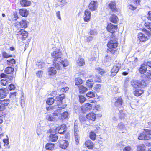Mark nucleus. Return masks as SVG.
<instances>
[{
    "mask_svg": "<svg viewBox=\"0 0 151 151\" xmlns=\"http://www.w3.org/2000/svg\"><path fill=\"white\" fill-rule=\"evenodd\" d=\"M149 81L145 79L141 81L134 80L131 82V84L135 88H144L148 85Z\"/></svg>",
    "mask_w": 151,
    "mask_h": 151,
    "instance_id": "obj_1",
    "label": "nucleus"
},
{
    "mask_svg": "<svg viewBox=\"0 0 151 151\" xmlns=\"http://www.w3.org/2000/svg\"><path fill=\"white\" fill-rule=\"evenodd\" d=\"M51 55L54 58L53 60V65L55 67H58L56 65H59V64H58V63L61 61V53L59 50H57L53 52Z\"/></svg>",
    "mask_w": 151,
    "mask_h": 151,
    "instance_id": "obj_2",
    "label": "nucleus"
},
{
    "mask_svg": "<svg viewBox=\"0 0 151 151\" xmlns=\"http://www.w3.org/2000/svg\"><path fill=\"white\" fill-rule=\"evenodd\" d=\"M16 31L18 33L17 34V37L20 40H25L28 35V32L23 29H16Z\"/></svg>",
    "mask_w": 151,
    "mask_h": 151,
    "instance_id": "obj_3",
    "label": "nucleus"
},
{
    "mask_svg": "<svg viewBox=\"0 0 151 151\" xmlns=\"http://www.w3.org/2000/svg\"><path fill=\"white\" fill-rule=\"evenodd\" d=\"M150 135H151V130L145 129L144 131L140 134L138 137V139L139 140H148L150 139Z\"/></svg>",
    "mask_w": 151,
    "mask_h": 151,
    "instance_id": "obj_4",
    "label": "nucleus"
},
{
    "mask_svg": "<svg viewBox=\"0 0 151 151\" xmlns=\"http://www.w3.org/2000/svg\"><path fill=\"white\" fill-rule=\"evenodd\" d=\"M27 22L26 20H22L20 22H17L15 24V27L16 29L26 28L27 26Z\"/></svg>",
    "mask_w": 151,
    "mask_h": 151,
    "instance_id": "obj_5",
    "label": "nucleus"
},
{
    "mask_svg": "<svg viewBox=\"0 0 151 151\" xmlns=\"http://www.w3.org/2000/svg\"><path fill=\"white\" fill-rule=\"evenodd\" d=\"M142 31L146 33L147 34H144L143 33H140L139 34L138 38L140 41L145 42L147 40V35H149L150 33L145 29H143Z\"/></svg>",
    "mask_w": 151,
    "mask_h": 151,
    "instance_id": "obj_6",
    "label": "nucleus"
},
{
    "mask_svg": "<svg viewBox=\"0 0 151 151\" xmlns=\"http://www.w3.org/2000/svg\"><path fill=\"white\" fill-rule=\"evenodd\" d=\"M58 64H59V65H57V67H55L57 69H61L62 67H66L68 66L69 65V63L67 60H62L58 63Z\"/></svg>",
    "mask_w": 151,
    "mask_h": 151,
    "instance_id": "obj_7",
    "label": "nucleus"
},
{
    "mask_svg": "<svg viewBox=\"0 0 151 151\" xmlns=\"http://www.w3.org/2000/svg\"><path fill=\"white\" fill-rule=\"evenodd\" d=\"M74 131L75 140L76 141V144H78L79 143V131L78 126L76 125L75 124L74 126Z\"/></svg>",
    "mask_w": 151,
    "mask_h": 151,
    "instance_id": "obj_8",
    "label": "nucleus"
},
{
    "mask_svg": "<svg viewBox=\"0 0 151 151\" xmlns=\"http://www.w3.org/2000/svg\"><path fill=\"white\" fill-rule=\"evenodd\" d=\"M58 143L59 146L63 149H66L68 145L67 141L63 139H59Z\"/></svg>",
    "mask_w": 151,
    "mask_h": 151,
    "instance_id": "obj_9",
    "label": "nucleus"
},
{
    "mask_svg": "<svg viewBox=\"0 0 151 151\" xmlns=\"http://www.w3.org/2000/svg\"><path fill=\"white\" fill-rule=\"evenodd\" d=\"M117 28V25H114L111 23L109 24L107 27V31L112 33L116 31Z\"/></svg>",
    "mask_w": 151,
    "mask_h": 151,
    "instance_id": "obj_10",
    "label": "nucleus"
},
{
    "mask_svg": "<svg viewBox=\"0 0 151 151\" xmlns=\"http://www.w3.org/2000/svg\"><path fill=\"white\" fill-rule=\"evenodd\" d=\"M120 68V65H114L112 69L111 70L110 76L111 77H113L116 75Z\"/></svg>",
    "mask_w": 151,
    "mask_h": 151,
    "instance_id": "obj_11",
    "label": "nucleus"
},
{
    "mask_svg": "<svg viewBox=\"0 0 151 151\" xmlns=\"http://www.w3.org/2000/svg\"><path fill=\"white\" fill-rule=\"evenodd\" d=\"M98 5L97 1H92L89 4L88 8L91 11H95L97 9Z\"/></svg>",
    "mask_w": 151,
    "mask_h": 151,
    "instance_id": "obj_12",
    "label": "nucleus"
},
{
    "mask_svg": "<svg viewBox=\"0 0 151 151\" xmlns=\"http://www.w3.org/2000/svg\"><path fill=\"white\" fill-rule=\"evenodd\" d=\"M140 0H133L132 4L129 5V9L132 10H135L137 6L139 5Z\"/></svg>",
    "mask_w": 151,
    "mask_h": 151,
    "instance_id": "obj_13",
    "label": "nucleus"
},
{
    "mask_svg": "<svg viewBox=\"0 0 151 151\" xmlns=\"http://www.w3.org/2000/svg\"><path fill=\"white\" fill-rule=\"evenodd\" d=\"M118 45L116 41H114L112 40L109 41L108 43L107 46L110 49L115 48L117 47Z\"/></svg>",
    "mask_w": 151,
    "mask_h": 151,
    "instance_id": "obj_14",
    "label": "nucleus"
},
{
    "mask_svg": "<svg viewBox=\"0 0 151 151\" xmlns=\"http://www.w3.org/2000/svg\"><path fill=\"white\" fill-rule=\"evenodd\" d=\"M91 16V13L90 11L88 9L86 10L84 12V20L85 22H88L90 21Z\"/></svg>",
    "mask_w": 151,
    "mask_h": 151,
    "instance_id": "obj_15",
    "label": "nucleus"
},
{
    "mask_svg": "<svg viewBox=\"0 0 151 151\" xmlns=\"http://www.w3.org/2000/svg\"><path fill=\"white\" fill-rule=\"evenodd\" d=\"M8 93V91L7 88H3L0 89V98L5 97Z\"/></svg>",
    "mask_w": 151,
    "mask_h": 151,
    "instance_id": "obj_16",
    "label": "nucleus"
},
{
    "mask_svg": "<svg viewBox=\"0 0 151 151\" xmlns=\"http://www.w3.org/2000/svg\"><path fill=\"white\" fill-rule=\"evenodd\" d=\"M19 13L21 16L26 17L28 15L29 11L25 9H19Z\"/></svg>",
    "mask_w": 151,
    "mask_h": 151,
    "instance_id": "obj_17",
    "label": "nucleus"
},
{
    "mask_svg": "<svg viewBox=\"0 0 151 151\" xmlns=\"http://www.w3.org/2000/svg\"><path fill=\"white\" fill-rule=\"evenodd\" d=\"M147 65L145 64H143L141 65V67L139 69V71L141 74H144L147 72Z\"/></svg>",
    "mask_w": 151,
    "mask_h": 151,
    "instance_id": "obj_18",
    "label": "nucleus"
},
{
    "mask_svg": "<svg viewBox=\"0 0 151 151\" xmlns=\"http://www.w3.org/2000/svg\"><path fill=\"white\" fill-rule=\"evenodd\" d=\"M64 97V95L63 94L57 96L54 99L55 101L58 102L57 105L59 106L62 103V100Z\"/></svg>",
    "mask_w": 151,
    "mask_h": 151,
    "instance_id": "obj_19",
    "label": "nucleus"
},
{
    "mask_svg": "<svg viewBox=\"0 0 151 151\" xmlns=\"http://www.w3.org/2000/svg\"><path fill=\"white\" fill-rule=\"evenodd\" d=\"M21 5L22 7H28L31 4V2L28 0H22L20 1Z\"/></svg>",
    "mask_w": 151,
    "mask_h": 151,
    "instance_id": "obj_20",
    "label": "nucleus"
},
{
    "mask_svg": "<svg viewBox=\"0 0 151 151\" xmlns=\"http://www.w3.org/2000/svg\"><path fill=\"white\" fill-rule=\"evenodd\" d=\"M86 118L88 119L91 120L93 121H94L96 118V114L93 113H90L86 115Z\"/></svg>",
    "mask_w": 151,
    "mask_h": 151,
    "instance_id": "obj_21",
    "label": "nucleus"
},
{
    "mask_svg": "<svg viewBox=\"0 0 151 151\" xmlns=\"http://www.w3.org/2000/svg\"><path fill=\"white\" fill-rule=\"evenodd\" d=\"M65 125H63L60 127H57L56 130H58V132L59 133L61 134H63L65 131Z\"/></svg>",
    "mask_w": 151,
    "mask_h": 151,
    "instance_id": "obj_22",
    "label": "nucleus"
},
{
    "mask_svg": "<svg viewBox=\"0 0 151 151\" xmlns=\"http://www.w3.org/2000/svg\"><path fill=\"white\" fill-rule=\"evenodd\" d=\"M123 104V100L121 97H119L116 99V101L115 103V105L118 107H120Z\"/></svg>",
    "mask_w": 151,
    "mask_h": 151,
    "instance_id": "obj_23",
    "label": "nucleus"
},
{
    "mask_svg": "<svg viewBox=\"0 0 151 151\" xmlns=\"http://www.w3.org/2000/svg\"><path fill=\"white\" fill-rule=\"evenodd\" d=\"M109 6L113 11L115 12L116 11V4L115 2L112 1L109 4Z\"/></svg>",
    "mask_w": 151,
    "mask_h": 151,
    "instance_id": "obj_24",
    "label": "nucleus"
},
{
    "mask_svg": "<svg viewBox=\"0 0 151 151\" xmlns=\"http://www.w3.org/2000/svg\"><path fill=\"white\" fill-rule=\"evenodd\" d=\"M109 19L111 22L115 23H116L119 20L117 16L115 14L111 15Z\"/></svg>",
    "mask_w": 151,
    "mask_h": 151,
    "instance_id": "obj_25",
    "label": "nucleus"
},
{
    "mask_svg": "<svg viewBox=\"0 0 151 151\" xmlns=\"http://www.w3.org/2000/svg\"><path fill=\"white\" fill-rule=\"evenodd\" d=\"M143 92L144 91L142 90H141L139 89H136L135 91H133V93L135 96H140Z\"/></svg>",
    "mask_w": 151,
    "mask_h": 151,
    "instance_id": "obj_26",
    "label": "nucleus"
},
{
    "mask_svg": "<svg viewBox=\"0 0 151 151\" xmlns=\"http://www.w3.org/2000/svg\"><path fill=\"white\" fill-rule=\"evenodd\" d=\"M92 105L91 104L87 103L86 104L83 108L84 111H89L92 109Z\"/></svg>",
    "mask_w": 151,
    "mask_h": 151,
    "instance_id": "obj_27",
    "label": "nucleus"
},
{
    "mask_svg": "<svg viewBox=\"0 0 151 151\" xmlns=\"http://www.w3.org/2000/svg\"><path fill=\"white\" fill-rule=\"evenodd\" d=\"M56 71L55 69L52 67L49 68H48V74L50 75H52L56 73Z\"/></svg>",
    "mask_w": 151,
    "mask_h": 151,
    "instance_id": "obj_28",
    "label": "nucleus"
},
{
    "mask_svg": "<svg viewBox=\"0 0 151 151\" xmlns=\"http://www.w3.org/2000/svg\"><path fill=\"white\" fill-rule=\"evenodd\" d=\"M85 146L89 149H91L93 147V142L91 140L86 141L85 143Z\"/></svg>",
    "mask_w": 151,
    "mask_h": 151,
    "instance_id": "obj_29",
    "label": "nucleus"
},
{
    "mask_svg": "<svg viewBox=\"0 0 151 151\" xmlns=\"http://www.w3.org/2000/svg\"><path fill=\"white\" fill-rule=\"evenodd\" d=\"M126 116V111L124 110H121L119 111V116L121 119L124 118Z\"/></svg>",
    "mask_w": 151,
    "mask_h": 151,
    "instance_id": "obj_30",
    "label": "nucleus"
},
{
    "mask_svg": "<svg viewBox=\"0 0 151 151\" xmlns=\"http://www.w3.org/2000/svg\"><path fill=\"white\" fill-rule=\"evenodd\" d=\"M58 139V136L56 134H51L49 136V140L52 142L56 141Z\"/></svg>",
    "mask_w": 151,
    "mask_h": 151,
    "instance_id": "obj_31",
    "label": "nucleus"
},
{
    "mask_svg": "<svg viewBox=\"0 0 151 151\" xmlns=\"http://www.w3.org/2000/svg\"><path fill=\"white\" fill-rule=\"evenodd\" d=\"M14 70L13 68L11 67H8L5 70V72L7 74H11Z\"/></svg>",
    "mask_w": 151,
    "mask_h": 151,
    "instance_id": "obj_32",
    "label": "nucleus"
},
{
    "mask_svg": "<svg viewBox=\"0 0 151 151\" xmlns=\"http://www.w3.org/2000/svg\"><path fill=\"white\" fill-rule=\"evenodd\" d=\"M9 103V100L8 99H5L3 100H0V104L4 105V106H7Z\"/></svg>",
    "mask_w": 151,
    "mask_h": 151,
    "instance_id": "obj_33",
    "label": "nucleus"
},
{
    "mask_svg": "<svg viewBox=\"0 0 151 151\" xmlns=\"http://www.w3.org/2000/svg\"><path fill=\"white\" fill-rule=\"evenodd\" d=\"M93 84V80L92 79H89L87 81L86 85L89 88H91Z\"/></svg>",
    "mask_w": 151,
    "mask_h": 151,
    "instance_id": "obj_34",
    "label": "nucleus"
},
{
    "mask_svg": "<svg viewBox=\"0 0 151 151\" xmlns=\"http://www.w3.org/2000/svg\"><path fill=\"white\" fill-rule=\"evenodd\" d=\"M77 63L79 66H82L85 64V62L84 59L81 58H79L77 60Z\"/></svg>",
    "mask_w": 151,
    "mask_h": 151,
    "instance_id": "obj_35",
    "label": "nucleus"
},
{
    "mask_svg": "<svg viewBox=\"0 0 151 151\" xmlns=\"http://www.w3.org/2000/svg\"><path fill=\"white\" fill-rule=\"evenodd\" d=\"M67 0H58V2L59 6L62 7L66 4L67 3Z\"/></svg>",
    "mask_w": 151,
    "mask_h": 151,
    "instance_id": "obj_36",
    "label": "nucleus"
},
{
    "mask_svg": "<svg viewBox=\"0 0 151 151\" xmlns=\"http://www.w3.org/2000/svg\"><path fill=\"white\" fill-rule=\"evenodd\" d=\"M79 92L80 93H84L88 89L85 87L83 86H80L79 87Z\"/></svg>",
    "mask_w": 151,
    "mask_h": 151,
    "instance_id": "obj_37",
    "label": "nucleus"
},
{
    "mask_svg": "<svg viewBox=\"0 0 151 151\" xmlns=\"http://www.w3.org/2000/svg\"><path fill=\"white\" fill-rule=\"evenodd\" d=\"M101 85L99 84H98L94 86L93 89L94 91L98 92L101 90Z\"/></svg>",
    "mask_w": 151,
    "mask_h": 151,
    "instance_id": "obj_38",
    "label": "nucleus"
},
{
    "mask_svg": "<svg viewBox=\"0 0 151 151\" xmlns=\"http://www.w3.org/2000/svg\"><path fill=\"white\" fill-rule=\"evenodd\" d=\"M46 119L49 121H53L56 120V117L53 116L52 115L49 114L46 116Z\"/></svg>",
    "mask_w": 151,
    "mask_h": 151,
    "instance_id": "obj_39",
    "label": "nucleus"
},
{
    "mask_svg": "<svg viewBox=\"0 0 151 151\" xmlns=\"http://www.w3.org/2000/svg\"><path fill=\"white\" fill-rule=\"evenodd\" d=\"M54 144L52 143H47L46 146V148L48 150H52L53 149Z\"/></svg>",
    "mask_w": 151,
    "mask_h": 151,
    "instance_id": "obj_40",
    "label": "nucleus"
},
{
    "mask_svg": "<svg viewBox=\"0 0 151 151\" xmlns=\"http://www.w3.org/2000/svg\"><path fill=\"white\" fill-rule=\"evenodd\" d=\"M54 101V99L53 98H48L47 99L46 103L49 105H51L53 103Z\"/></svg>",
    "mask_w": 151,
    "mask_h": 151,
    "instance_id": "obj_41",
    "label": "nucleus"
},
{
    "mask_svg": "<svg viewBox=\"0 0 151 151\" xmlns=\"http://www.w3.org/2000/svg\"><path fill=\"white\" fill-rule=\"evenodd\" d=\"M76 76H79L81 77H86V74L84 71H82L81 72L77 73L76 75Z\"/></svg>",
    "mask_w": 151,
    "mask_h": 151,
    "instance_id": "obj_42",
    "label": "nucleus"
},
{
    "mask_svg": "<svg viewBox=\"0 0 151 151\" xmlns=\"http://www.w3.org/2000/svg\"><path fill=\"white\" fill-rule=\"evenodd\" d=\"M89 136L90 138L92 140H94L96 137V135L94 132L91 131L90 132Z\"/></svg>",
    "mask_w": 151,
    "mask_h": 151,
    "instance_id": "obj_43",
    "label": "nucleus"
},
{
    "mask_svg": "<svg viewBox=\"0 0 151 151\" xmlns=\"http://www.w3.org/2000/svg\"><path fill=\"white\" fill-rule=\"evenodd\" d=\"M83 83L82 80L80 78H76L75 79V85L78 86Z\"/></svg>",
    "mask_w": 151,
    "mask_h": 151,
    "instance_id": "obj_44",
    "label": "nucleus"
},
{
    "mask_svg": "<svg viewBox=\"0 0 151 151\" xmlns=\"http://www.w3.org/2000/svg\"><path fill=\"white\" fill-rule=\"evenodd\" d=\"M145 150V147L144 145H140L137 147V151H144Z\"/></svg>",
    "mask_w": 151,
    "mask_h": 151,
    "instance_id": "obj_45",
    "label": "nucleus"
},
{
    "mask_svg": "<svg viewBox=\"0 0 151 151\" xmlns=\"http://www.w3.org/2000/svg\"><path fill=\"white\" fill-rule=\"evenodd\" d=\"M15 63V60L14 59H9L7 60V64L8 65H11Z\"/></svg>",
    "mask_w": 151,
    "mask_h": 151,
    "instance_id": "obj_46",
    "label": "nucleus"
},
{
    "mask_svg": "<svg viewBox=\"0 0 151 151\" xmlns=\"http://www.w3.org/2000/svg\"><path fill=\"white\" fill-rule=\"evenodd\" d=\"M86 96L89 98H93L95 96V93L93 91H89L86 94Z\"/></svg>",
    "mask_w": 151,
    "mask_h": 151,
    "instance_id": "obj_47",
    "label": "nucleus"
},
{
    "mask_svg": "<svg viewBox=\"0 0 151 151\" xmlns=\"http://www.w3.org/2000/svg\"><path fill=\"white\" fill-rule=\"evenodd\" d=\"M61 118L62 119H66L67 118L68 116V112L65 111L61 114Z\"/></svg>",
    "mask_w": 151,
    "mask_h": 151,
    "instance_id": "obj_48",
    "label": "nucleus"
},
{
    "mask_svg": "<svg viewBox=\"0 0 151 151\" xmlns=\"http://www.w3.org/2000/svg\"><path fill=\"white\" fill-rule=\"evenodd\" d=\"M89 33L92 35L96 36L97 34V32L96 30L95 29H91L90 30Z\"/></svg>",
    "mask_w": 151,
    "mask_h": 151,
    "instance_id": "obj_49",
    "label": "nucleus"
},
{
    "mask_svg": "<svg viewBox=\"0 0 151 151\" xmlns=\"http://www.w3.org/2000/svg\"><path fill=\"white\" fill-rule=\"evenodd\" d=\"M93 81L95 82H100L101 81V79L99 76L98 75H96L93 78Z\"/></svg>",
    "mask_w": 151,
    "mask_h": 151,
    "instance_id": "obj_50",
    "label": "nucleus"
},
{
    "mask_svg": "<svg viewBox=\"0 0 151 151\" xmlns=\"http://www.w3.org/2000/svg\"><path fill=\"white\" fill-rule=\"evenodd\" d=\"M145 75L147 78L151 79V70H147V72Z\"/></svg>",
    "mask_w": 151,
    "mask_h": 151,
    "instance_id": "obj_51",
    "label": "nucleus"
},
{
    "mask_svg": "<svg viewBox=\"0 0 151 151\" xmlns=\"http://www.w3.org/2000/svg\"><path fill=\"white\" fill-rule=\"evenodd\" d=\"M145 26L151 31V22H146L145 23Z\"/></svg>",
    "mask_w": 151,
    "mask_h": 151,
    "instance_id": "obj_52",
    "label": "nucleus"
},
{
    "mask_svg": "<svg viewBox=\"0 0 151 151\" xmlns=\"http://www.w3.org/2000/svg\"><path fill=\"white\" fill-rule=\"evenodd\" d=\"M118 127L121 130H123L125 129V127L124 125L122 123H120L119 124Z\"/></svg>",
    "mask_w": 151,
    "mask_h": 151,
    "instance_id": "obj_53",
    "label": "nucleus"
},
{
    "mask_svg": "<svg viewBox=\"0 0 151 151\" xmlns=\"http://www.w3.org/2000/svg\"><path fill=\"white\" fill-rule=\"evenodd\" d=\"M79 101L81 103H83L86 100V98L83 96L80 95L79 96Z\"/></svg>",
    "mask_w": 151,
    "mask_h": 151,
    "instance_id": "obj_54",
    "label": "nucleus"
},
{
    "mask_svg": "<svg viewBox=\"0 0 151 151\" xmlns=\"http://www.w3.org/2000/svg\"><path fill=\"white\" fill-rule=\"evenodd\" d=\"M2 56L4 58H7L12 56L11 55H9L5 52H3L2 53Z\"/></svg>",
    "mask_w": 151,
    "mask_h": 151,
    "instance_id": "obj_55",
    "label": "nucleus"
},
{
    "mask_svg": "<svg viewBox=\"0 0 151 151\" xmlns=\"http://www.w3.org/2000/svg\"><path fill=\"white\" fill-rule=\"evenodd\" d=\"M96 72L102 75H104L105 73L104 70L101 69V68H99L96 71Z\"/></svg>",
    "mask_w": 151,
    "mask_h": 151,
    "instance_id": "obj_56",
    "label": "nucleus"
},
{
    "mask_svg": "<svg viewBox=\"0 0 151 151\" xmlns=\"http://www.w3.org/2000/svg\"><path fill=\"white\" fill-rule=\"evenodd\" d=\"M59 111L58 110L55 111L54 113L52 114V115L53 116H55L56 119L57 117H58L59 115Z\"/></svg>",
    "mask_w": 151,
    "mask_h": 151,
    "instance_id": "obj_57",
    "label": "nucleus"
},
{
    "mask_svg": "<svg viewBox=\"0 0 151 151\" xmlns=\"http://www.w3.org/2000/svg\"><path fill=\"white\" fill-rule=\"evenodd\" d=\"M43 74V71L42 70L38 71L36 74L37 77L40 78L42 77V75Z\"/></svg>",
    "mask_w": 151,
    "mask_h": 151,
    "instance_id": "obj_58",
    "label": "nucleus"
},
{
    "mask_svg": "<svg viewBox=\"0 0 151 151\" xmlns=\"http://www.w3.org/2000/svg\"><path fill=\"white\" fill-rule=\"evenodd\" d=\"M37 65L38 67L39 68H43L45 66L44 63H42L41 62H39L38 64H37Z\"/></svg>",
    "mask_w": 151,
    "mask_h": 151,
    "instance_id": "obj_59",
    "label": "nucleus"
},
{
    "mask_svg": "<svg viewBox=\"0 0 151 151\" xmlns=\"http://www.w3.org/2000/svg\"><path fill=\"white\" fill-rule=\"evenodd\" d=\"M131 148L130 146H127L125 147L123 149V151H132Z\"/></svg>",
    "mask_w": 151,
    "mask_h": 151,
    "instance_id": "obj_60",
    "label": "nucleus"
},
{
    "mask_svg": "<svg viewBox=\"0 0 151 151\" xmlns=\"http://www.w3.org/2000/svg\"><path fill=\"white\" fill-rule=\"evenodd\" d=\"M15 88V86L12 84H10L9 87L8 89L10 90H14Z\"/></svg>",
    "mask_w": 151,
    "mask_h": 151,
    "instance_id": "obj_61",
    "label": "nucleus"
},
{
    "mask_svg": "<svg viewBox=\"0 0 151 151\" xmlns=\"http://www.w3.org/2000/svg\"><path fill=\"white\" fill-rule=\"evenodd\" d=\"M42 132L41 129L40 127H38L37 129V133L38 135H40Z\"/></svg>",
    "mask_w": 151,
    "mask_h": 151,
    "instance_id": "obj_62",
    "label": "nucleus"
},
{
    "mask_svg": "<svg viewBox=\"0 0 151 151\" xmlns=\"http://www.w3.org/2000/svg\"><path fill=\"white\" fill-rule=\"evenodd\" d=\"M7 81L6 79H2L1 80V83L4 86L7 83Z\"/></svg>",
    "mask_w": 151,
    "mask_h": 151,
    "instance_id": "obj_63",
    "label": "nucleus"
},
{
    "mask_svg": "<svg viewBox=\"0 0 151 151\" xmlns=\"http://www.w3.org/2000/svg\"><path fill=\"white\" fill-rule=\"evenodd\" d=\"M56 16L57 18L60 20H61L60 12L59 11H58L56 13Z\"/></svg>",
    "mask_w": 151,
    "mask_h": 151,
    "instance_id": "obj_64",
    "label": "nucleus"
}]
</instances>
